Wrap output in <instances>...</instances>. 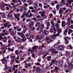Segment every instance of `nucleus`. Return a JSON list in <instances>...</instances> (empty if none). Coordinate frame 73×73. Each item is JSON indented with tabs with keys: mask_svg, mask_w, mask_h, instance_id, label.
<instances>
[{
	"mask_svg": "<svg viewBox=\"0 0 73 73\" xmlns=\"http://www.w3.org/2000/svg\"><path fill=\"white\" fill-rule=\"evenodd\" d=\"M4 60V62H3L2 64H5V66L7 65V60L6 59V58H4L0 60L1 61H3Z\"/></svg>",
	"mask_w": 73,
	"mask_h": 73,
	"instance_id": "f257e3e1",
	"label": "nucleus"
},
{
	"mask_svg": "<svg viewBox=\"0 0 73 73\" xmlns=\"http://www.w3.org/2000/svg\"><path fill=\"white\" fill-rule=\"evenodd\" d=\"M17 39H16L15 40V42H18V43H20L22 41V39L21 38H20V37H19L17 36Z\"/></svg>",
	"mask_w": 73,
	"mask_h": 73,
	"instance_id": "f03ea898",
	"label": "nucleus"
},
{
	"mask_svg": "<svg viewBox=\"0 0 73 73\" xmlns=\"http://www.w3.org/2000/svg\"><path fill=\"white\" fill-rule=\"evenodd\" d=\"M46 42L47 44H49V43H50L52 42H53V41L52 40H51V39L47 37L46 38Z\"/></svg>",
	"mask_w": 73,
	"mask_h": 73,
	"instance_id": "7ed1b4c3",
	"label": "nucleus"
},
{
	"mask_svg": "<svg viewBox=\"0 0 73 73\" xmlns=\"http://www.w3.org/2000/svg\"><path fill=\"white\" fill-rule=\"evenodd\" d=\"M56 28H57V30H58V32H59V33H61L62 31H61V29L59 28V27H60V26H59V24H57L56 25Z\"/></svg>",
	"mask_w": 73,
	"mask_h": 73,
	"instance_id": "20e7f679",
	"label": "nucleus"
},
{
	"mask_svg": "<svg viewBox=\"0 0 73 73\" xmlns=\"http://www.w3.org/2000/svg\"><path fill=\"white\" fill-rule=\"evenodd\" d=\"M36 73H40L42 71V70L40 68L37 67L36 68Z\"/></svg>",
	"mask_w": 73,
	"mask_h": 73,
	"instance_id": "39448f33",
	"label": "nucleus"
},
{
	"mask_svg": "<svg viewBox=\"0 0 73 73\" xmlns=\"http://www.w3.org/2000/svg\"><path fill=\"white\" fill-rule=\"evenodd\" d=\"M50 50L52 53V54H54V53H56V54H57V53H58L57 51H56V49L54 48L51 49H50Z\"/></svg>",
	"mask_w": 73,
	"mask_h": 73,
	"instance_id": "423d86ee",
	"label": "nucleus"
},
{
	"mask_svg": "<svg viewBox=\"0 0 73 73\" xmlns=\"http://www.w3.org/2000/svg\"><path fill=\"white\" fill-rule=\"evenodd\" d=\"M8 24H9V22H7L5 24H4V26L5 27H7L8 28H9L10 27H11L12 26V25H8Z\"/></svg>",
	"mask_w": 73,
	"mask_h": 73,
	"instance_id": "0eeeda50",
	"label": "nucleus"
},
{
	"mask_svg": "<svg viewBox=\"0 0 73 73\" xmlns=\"http://www.w3.org/2000/svg\"><path fill=\"white\" fill-rule=\"evenodd\" d=\"M51 62L54 64H56L57 63V61L56 59H53L51 60Z\"/></svg>",
	"mask_w": 73,
	"mask_h": 73,
	"instance_id": "6e6552de",
	"label": "nucleus"
},
{
	"mask_svg": "<svg viewBox=\"0 0 73 73\" xmlns=\"http://www.w3.org/2000/svg\"><path fill=\"white\" fill-rule=\"evenodd\" d=\"M35 25V22L33 21H32L30 22L29 23V27L30 28H31L32 26H33Z\"/></svg>",
	"mask_w": 73,
	"mask_h": 73,
	"instance_id": "1a4fd4ad",
	"label": "nucleus"
},
{
	"mask_svg": "<svg viewBox=\"0 0 73 73\" xmlns=\"http://www.w3.org/2000/svg\"><path fill=\"white\" fill-rule=\"evenodd\" d=\"M22 11H27V7H21L20 9V12H21Z\"/></svg>",
	"mask_w": 73,
	"mask_h": 73,
	"instance_id": "9d476101",
	"label": "nucleus"
},
{
	"mask_svg": "<svg viewBox=\"0 0 73 73\" xmlns=\"http://www.w3.org/2000/svg\"><path fill=\"white\" fill-rule=\"evenodd\" d=\"M68 68L70 69L73 68V64L72 63H69L68 64Z\"/></svg>",
	"mask_w": 73,
	"mask_h": 73,
	"instance_id": "9b49d317",
	"label": "nucleus"
},
{
	"mask_svg": "<svg viewBox=\"0 0 73 73\" xmlns=\"http://www.w3.org/2000/svg\"><path fill=\"white\" fill-rule=\"evenodd\" d=\"M48 33H49L48 31H46L45 30H44L43 32V35H45V36H47Z\"/></svg>",
	"mask_w": 73,
	"mask_h": 73,
	"instance_id": "f8f14e48",
	"label": "nucleus"
},
{
	"mask_svg": "<svg viewBox=\"0 0 73 73\" xmlns=\"http://www.w3.org/2000/svg\"><path fill=\"white\" fill-rule=\"evenodd\" d=\"M36 38L38 40H42V36H36Z\"/></svg>",
	"mask_w": 73,
	"mask_h": 73,
	"instance_id": "ddd939ff",
	"label": "nucleus"
},
{
	"mask_svg": "<svg viewBox=\"0 0 73 73\" xmlns=\"http://www.w3.org/2000/svg\"><path fill=\"white\" fill-rule=\"evenodd\" d=\"M62 27H65L66 26L65 22V21H62Z\"/></svg>",
	"mask_w": 73,
	"mask_h": 73,
	"instance_id": "4468645a",
	"label": "nucleus"
},
{
	"mask_svg": "<svg viewBox=\"0 0 73 73\" xmlns=\"http://www.w3.org/2000/svg\"><path fill=\"white\" fill-rule=\"evenodd\" d=\"M64 62L63 61H61L59 63L58 66H62V65L63 64Z\"/></svg>",
	"mask_w": 73,
	"mask_h": 73,
	"instance_id": "2eb2a0df",
	"label": "nucleus"
},
{
	"mask_svg": "<svg viewBox=\"0 0 73 73\" xmlns=\"http://www.w3.org/2000/svg\"><path fill=\"white\" fill-rule=\"evenodd\" d=\"M37 47H38V46H34L32 48V49L33 50H35L37 48Z\"/></svg>",
	"mask_w": 73,
	"mask_h": 73,
	"instance_id": "dca6fc26",
	"label": "nucleus"
},
{
	"mask_svg": "<svg viewBox=\"0 0 73 73\" xmlns=\"http://www.w3.org/2000/svg\"><path fill=\"white\" fill-rule=\"evenodd\" d=\"M57 37L56 35H53L52 36L51 38L52 39L54 40L56 39V38Z\"/></svg>",
	"mask_w": 73,
	"mask_h": 73,
	"instance_id": "f3484780",
	"label": "nucleus"
},
{
	"mask_svg": "<svg viewBox=\"0 0 73 73\" xmlns=\"http://www.w3.org/2000/svg\"><path fill=\"white\" fill-rule=\"evenodd\" d=\"M26 36L27 37L28 39L31 38V35L30 34H27L26 35Z\"/></svg>",
	"mask_w": 73,
	"mask_h": 73,
	"instance_id": "a211bd4d",
	"label": "nucleus"
},
{
	"mask_svg": "<svg viewBox=\"0 0 73 73\" xmlns=\"http://www.w3.org/2000/svg\"><path fill=\"white\" fill-rule=\"evenodd\" d=\"M45 12L44 11H43L42 12V13H41V16L42 17H44L45 16Z\"/></svg>",
	"mask_w": 73,
	"mask_h": 73,
	"instance_id": "6ab92c4d",
	"label": "nucleus"
},
{
	"mask_svg": "<svg viewBox=\"0 0 73 73\" xmlns=\"http://www.w3.org/2000/svg\"><path fill=\"white\" fill-rule=\"evenodd\" d=\"M11 40H9L8 41V44L7 45L8 47H10V46L11 45Z\"/></svg>",
	"mask_w": 73,
	"mask_h": 73,
	"instance_id": "aec40b11",
	"label": "nucleus"
},
{
	"mask_svg": "<svg viewBox=\"0 0 73 73\" xmlns=\"http://www.w3.org/2000/svg\"><path fill=\"white\" fill-rule=\"evenodd\" d=\"M47 60L48 61H50L51 60V56H48L47 57Z\"/></svg>",
	"mask_w": 73,
	"mask_h": 73,
	"instance_id": "412c9836",
	"label": "nucleus"
},
{
	"mask_svg": "<svg viewBox=\"0 0 73 73\" xmlns=\"http://www.w3.org/2000/svg\"><path fill=\"white\" fill-rule=\"evenodd\" d=\"M58 48H59L61 50H64V47L62 46H58Z\"/></svg>",
	"mask_w": 73,
	"mask_h": 73,
	"instance_id": "4be33fe9",
	"label": "nucleus"
},
{
	"mask_svg": "<svg viewBox=\"0 0 73 73\" xmlns=\"http://www.w3.org/2000/svg\"><path fill=\"white\" fill-rule=\"evenodd\" d=\"M47 27L46 28V29H48L49 28V25H50V23L48 22L47 23Z\"/></svg>",
	"mask_w": 73,
	"mask_h": 73,
	"instance_id": "5701e85b",
	"label": "nucleus"
},
{
	"mask_svg": "<svg viewBox=\"0 0 73 73\" xmlns=\"http://www.w3.org/2000/svg\"><path fill=\"white\" fill-rule=\"evenodd\" d=\"M67 32H68V29H66L64 31V34L65 35H66Z\"/></svg>",
	"mask_w": 73,
	"mask_h": 73,
	"instance_id": "b1692460",
	"label": "nucleus"
},
{
	"mask_svg": "<svg viewBox=\"0 0 73 73\" xmlns=\"http://www.w3.org/2000/svg\"><path fill=\"white\" fill-rule=\"evenodd\" d=\"M62 5H65V2H64V0H62L61 1L62 6Z\"/></svg>",
	"mask_w": 73,
	"mask_h": 73,
	"instance_id": "393cba45",
	"label": "nucleus"
},
{
	"mask_svg": "<svg viewBox=\"0 0 73 73\" xmlns=\"http://www.w3.org/2000/svg\"><path fill=\"white\" fill-rule=\"evenodd\" d=\"M66 5L67 7H70L71 8H72V5H69V4L68 3H67L66 4Z\"/></svg>",
	"mask_w": 73,
	"mask_h": 73,
	"instance_id": "a878e982",
	"label": "nucleus"
},
{
	"mask_svg": "<svg viewBox=\"0 0 73 73\" xmlns=\"http://www.w3.org/2000/svg\"><path fill=\"white\" fill-rule=\"evenodd\" d=\"M72 32H73V30L70 29L68 30V35H70V33H72Z\"/></svg>",
	"mask_w": 73,
	"mask_h": 73,
	"instance_id": "bb28decb",
	"label": "nucleus"
},
{
	"mask_svg": "<svg viewBox=\"0 0 73 73\" xmlns=\"http://www.w3.org/2000/svg\"><path fill=\"white\" fill-rule=\"evenodd\" d=\"M68 39V40H70V38L68 36H66L64 38V39L65 41L67 40Z\"/></svg>",
	"mask_w": 73,
	"mask_h": 73,
	"instance_id": "cd10ccee",
	"label": "nucleus"
},
{
	"mask_svg": "<svg viewBox=\"0 0 73 73\" xmlns=\"http://www.w3.org/2000/svg\"><path fill=\"white\" fill-rule=\"evenodd\" d=\"M32 12H33V13H36L38 12V10H35L34 9H33L31 10Z\"/></svg>",
	"mask_w": 73,
	"mask_h": 73,
	"instance_id": "c85d7f7f",
	"label": "nucleus"
},
{
	"mask_svg": "<svg viewBox=\"0 0 73 73\" xmlns=\"http://www.w3.org/2000/svg\"><path fill=\"white\" fill-rule=\"evenodd\" d=\"M15 57H16V56H15V55H11L10 56V58L11 59H15Z\"/></svg>",
	"mask_w": 73,
	"mask_h": 73,
	"instance_id": "c756f323",
	"label": "nucleus"
},
{
	"mask_svg": "<svg viewBox=\"0 0 73 73\" xmlns=\"http://www.w3.org/2000/svg\"><path fill=\"white\" fill-rule=\"evenodd\" d=\"M65 53H66V56H69V54H70L69 52H68L67 51H66L65 52Z\"/></svg>",
	"mask_w": 73,
	"mask_h": 73,
	"instance_id": "7c9ffc66",
	"label": "nucleus"
},
{
	"mask_svg": "<svg viewBox=\"0 0 73 73\" xmlns=\"http://www.w3.org/2000/svg\"><path fill=\"white\" fill-rule=\"evenodd\" d=\"M41 25V23H40L38 22L36 23V24L35 25V26L36 27H37V26H38V25Z\"/></svg>",
	"mask_w": 73,
	"mask_h": 73,
	"instance_id": "2f4dec72",
	"label": "nucleus"
},
{
	"mask_svg": "<svg viewBox=\"0 0 73 73\" xmlns=\"http://www.w3.org/2000/svg\"><path fill=\"white\" fill-rule=\"evenodd\" d=\"M53 29L51 28V29L50 30V32H51L52 33V32L53 33V34H55V33H56V31H54V32H53Z\"/></svg>",
	"mask_w": 73,
	"mask_h": 73,
	"instance_id": "473e14b6",
	"label": "nucleus"
},
{
	"mask_svg": "<svg viewBox=\"0 0 73 73\" xmlns=\"http://www.w3.org/2000/svg\"><path fill=\"white\" fill-rule=\"evenodd\" d=\"M8 16L9 19H11L12 17V15L10 14V13H9L8 14Z\"/></svg>",
	"mask_w": 73,
	"mask_h": 73,
	"instance_id": "72a5a7b5",
	"label": "nucleus"
},
{
	"mask_svg": "<svg viewBox=\"0 0 73 73\" xmlns=\"http://www.w3.org/2000/svg\"><path fill=\"white\" fill-rule=\"evenodd\" d=\"M51 24H52V25L54 26V21H52V20H51L50 21Z\"/></svg>",
	"mask_w": 73,
	"mask_h": 73,
	"instance_id": "f704fd0d",
	"label": "nucleus"
},
{
	"mask_svg": "<svg viewBox=\"0 0 73 73\" xmlns=\"http://www.w3.org/2000/svg\"><path fill=\"white\" fill-rule=\"evenodd\" d=\"M12 1L14 3H16L18 2V0H12Z\"/></svg>",
	"mask_w": 73,
	"mask_h": 73,
	"instance_id": "c9c22d12",
	"label": "nucleus"
},
{
	"mask_svg": "<svg viewBox=\"0 0 73 73\" xmlns=\"http://www.w3.org/2000/svg\"><path fill=\"white\" fill-rule=\"evenodd\" d=\"M2 16L3 18H5V17H6V15L5 14V13H2Z\"/></svg>",
	"mask_w": 73,
	"mask_h": 73,
	"instance_id": "e433bc0d",
	"label": "nucleus"
},
{
	"mask_svg": "<svg viewBox=\"0 0 73 73\" xmlns=\"http://www.w3.org/2000/svg\"><path fill=\"white\" fill-rule=\"evenodd\" d=\"M38 55L40 56V55H42V52L41 51H39L38 53Z\"/></svg>",
	"mask_w": 73,
	"mask_h": 73,
	"instance_id": "4c0bfd02",
	"label": "nucleus"
},
{
	"mask_svg": "<svg viewBox=\"0 0 73 73\" xmlns=\"http://www.w3.org/2000/svg\"><path fill=\"white\" fill-rule=\"evenodd\" d=\"M68 48H70V49H73V47L71 45H68Z\"/></svg>",
	"mask_w": 73,
	"mask_h": 73,
	"instance_id": "58836bf2",
	"label": "nucleus"
},
{
	"mask_svg": "<svg viewBox=\"0 0 73 73\" xmlns=\"http://www.w3.org/2000/svg\"><path fill=\"white\" fill-rule=\"evenodd\" d=\"M20 48L21 49L20 51V52L21 53V52H22V53H23V52L22 51V50H23V49H24V47H21L20 48Z\"/></svg>",
	"mask_w": 73,
	"mask_h": 73,
	"instance_id": "ea45409f",
	"label": "nucleus"
},
{
	"mask_svg": "<svg viewBox=\"0 0 73 73\" xmlns=\"http://www.w3.org/2000/svg\"><path fill=\"white\" fill-rule=\"evenodd\" d=\"M22 41H23L24 42H25L26 41V38H22Z\"/></svg>",
	"mask_w": 73,
	"mask_h": 73,
	"instance_id": "a19ab883",
	"label": "nucleus"
},
{
	"mask_svg": "<svg viewBox=\"0 0 73 73\" xmlns=\"http://www.w3.org/2000/svg\"><path fill=\"white\" fill-rule=\"evenodd\" d=\"M25 17H29V13H27L25 14Z\"/></svg>",
	"mask_w": 73,
	"mask_h": 73,
	"instance_id": "79ce46f5",
	"label": "nucleus"
},
{
	"mask_svg": "<svg viewBox=\"0 0 73 73\" xmlns=\"http://www.w3.org/2000/svg\"><path fill=\"white\" fill-rule=\"evenodd\" d=\"M8 49L9 50H11V52H13V50L10 47H9L8 48Z\"/></svg>",
	"mask_w": 73,
	"mask_h": 73,
	"instance_id": "37998d69",
	"label": "nucleus"
},
{
	"mask_svg": "<svg viewBox=\"0 0 73 73\" xmlns=\"http://www.w3.org/2000/svg\"><path fill=\"white\" fill-rule=\"evenodd\" d=\"M33 32V31L32 29H30L29 31V33H32Z\"/></svg>",
	"mask_w": 73,
	"mask_h": 73,
	"instance_id": "c03bdc74",
	"label": "nucleus"
},
{
	"mask_svg": "<svg viewBox=\"0 0 73 73\" xmlns=\"http://www.w3.org/2000/svg\"><path fill=\"white\" fill-rule=\"evenodd\" d=\"M21 36L22 38H24L25 37V35H24V34H21Z\"/></svg>",
	"mask_w": 73,
	"mask_h": 73,
	"instance_id": "a18cd8bd",
	"label": "nucleus"
},
{
	"mask_svg": "<svg viewBox=\"0 0 73 73\" xmlns=\"http://www.w3.org/2000/svg\"><path fill=\"white\" fill-rule=\"evenodd\" d=\"M59 13L60 15L62 14L63 13V12H62V10H60L59 11Z\"/></svg>",
	"mask_w": 73,
	"mask_h": 73,
	"instance_id": "49530a36",
	"label": "nucleus"
},
{
	"mask_svg": "<svg viewBox=\"0 0 73 73\" xmlns=\"http://www.w3.org/2000/svg\"><path fill=\"white\" fill-rule=\"evenodd\" d=\"M4 6H5V5H4V3H3V4H2L1 5V6H0V7L1 8H3L4 7H5Z\"/></svg>",
	"mask_w": 73,
	"mask_h": 73,
	"instance_id": "de8ad7c7",
	"label": "nucleus"
},
{
	"mask_svg": "<svg viewBox=\"0 0 73 73\" xmlns=\"http://www.w3.org/2000/svg\"><path fill=\"white\" fill-rule=\"evenodd\" d=\"M43 31V30L42 29L40 28V29L39 33H41V32H42Z\"/></svg>",
	"mask_w": 73,
	"mask_h": 73,
	"instance_id": "09e8293b",
	"label": "nucleus"
},
{
	"mask_svg": "<svg viewBox=\"0 0 73 73\" xmlns=\"http://www.w3.org/2000/svg\"><path fill=\"white\" fill-rule=\"evenodd\" d=\"M21 17L22 18H24V17H25V14H23L21 16Z\"/></svg>",
	"mask_w": 73,
	"mask_h": 73,
	"instance_id": "8fccbe9b",
	"label": "nucleus"
},
{
	"mask_svg": "<svg viewBox=\"0 0 73 73\" xmlns=\"http://www.w3.org/2000/svg\"><path fill=\"white\" fill-rule=\"evenodd\" d=\"M18 52H19L18 50H16L15 51V53L17 55L19 54V53Z\"/></svg>",
	"mask_w": 73,
	"mask_h": 73,
	"instance_id": "3c124183",
	"label": "nucleus"
},
{
	"mask_svg": "<svg viewBox=\"0 0 73 73\" xmlns=\"http://www.w3.org/2000/svg\"><path fill=\"white\" fill-rule=\"evenodd\" d=\"M55 68L54 69L55 70H56V72H57V70H58V68L57 67V66H55Z\"/></svg>",
	"mask_w": 73,
	"mask_h": 73,
	"instance_id": "603ef678",
	"label": "nucleus"
},
{
	"mask_svg": "<svg viewBox=\"0 0 73 73\" xmlns=\"http://www.w3.org/2000/svg\"><path fill=\"white\" fill-rule=\"evenodd\" d=\"M32 16H33V14L32 13H30L29 15V17H30Z\"/></svg>",
	"mask_w": 73,
	"mask_h": 73,
	"instance_id": "864d4df0",
	"label": "nucleus"
},
{
	"mask_svg": "<svg viewBox=\"0 0 73 73\" xmlns=\"http://www.w3.org/2000/svg\"><path fill=\"white\" fill-rule=\"evenodd\" d=\"M36 17L38 19H40V18H41V16L40 15H36Z\"/></svg>",
	"mask_w": 73,
	"mask_h": 73,
	"instance_id": "5fc2aeb1",
	"label": "nucleus"
},
{
	"mask_svg": "<svg viewBox=\"0 0 73 73\" xmlns=\"http://www.w3.org/2000/svg\"><path fill=\"white\" fill-rule=\"evenodd\" d=\"M4 5L5 6H9V5L8 4H7L6 3H4Z\"/></svg>",
	"mask_w": 73,
	"mask_h": 73,
	"instance_id": "6e6d98bb",
	"label": "nucleus"
},
{
	"mask_svg": "<svg viewBox=\"0 0 73 73\" xmlns=\"http://www.w3.org/2000/svg\"><path fill=\"white\" fill-rule=\"evenodd\" d=\"M25 68H28V64L27 63H26L25 64Z\"/></svg>",
	"mask_w": 73,
	"mask_h": 73,
	"instance_id": "4d7b16f0",
	"label": "nucleus"
},
{
	"mask_svg": "<svg viewBox=\"0 0 73 73\" xmlns=\"http://www.w3.org/2000/svg\"><path fill=\"white\" fill-rule=\"evenodd\" d=\"M31 28L32 30H34L35 29H36V28H35V27L34 26L32 27Z\"/></svg>",
	"mask_w": 73,
	"mask_h": 73,
	"instance_id": "13d9d810",
	"label": "nucleus"
},
{
	"mask_svg": "<svg viewBox=\"0 0 73 73\" xmlns=\"http://www.w3.org/2000/svg\"><path fill=\"white\" fill-rule=\"evenodd\" d=\"M13 66H14V68L15 67V68H18V66H19L17 64L16 65H13Z\"/></svg>",
	"mask_w": 73,
	"mask_h": 73,
	"instance_id": "bf43d9fd",
	"label": "nucleus"
},
{
	"mask_svg": "<svg viewBox=\"0 0 73 73\" xmlns=\"http://www.w3.org/2000/svg\"><path fill=\"white\" fill-rule=\"evenodd\" d=\"M35 65H36L39 66L41 64H40V63H35Z\"/></svg>",
	"mask_w": 73,
	"mask_h": 73,
	"instance_id": "052dcab7",
	"label": "nucleus"
},
{
	"mask_svg": "<svg viewBox=\"0 0 73 73\" xmlns=\"http://www.w3.org/2000/svg\"><path fill=\"white\" fill-rule=\"evenodd\" d=\"M68 3H69L70 5H71V4H72V2L70 1V0H68Z\"/></svg>",
	"mask_w": 73,
	"mask_h": 73,
	"instance_id": "680f3d73",
	"label": "nucleus"
},
{
	"mask_svg": "<svg viewBox=\"0 0 73 73\" xmlns=\"http://www.w3.org/2000/svg\"><path fill=\"white\" fill-rule=\"evenodd\" d=\"M29 9H32V10L33 9H34V8H33V7H32V6L30 7H29Z\"/></svg>",
	"mask_w": 73,
	"mask_h": 73,
	"instance_id": "e2e57ef3",
	"label": "nucleus"
},
{
	"mask_svg": "<svg viewBox=\"0 0 73 73\" xmlns=\"http://www.w3.org/2000/svg\"><path fill=\"white\" fill-rule=\"evenodd\" d=\"M33 1H30L29 4H33Z\"/></svg>",
	"mask_w": 73,
	"mask_h": 73,
	"instance_id": "0e129e2a",
	"label": "nucleus"
},
{
	"mask_svg": "<svg viewBox=\"0 0 73 73\" xmlns=\"http://www.w3.org/2000/svg\"><path fill=\"white\" fill-rule=\"evenodd\" d=\"M44 28V24H42L41 25V28H42V29H43V28Z\"/></svg>",
	"mask_w": 73,
	"mask_h": 73,
	"instance_id": "69168bd1",
	"label": "nucleus"
},
{
	"mask_svg": "<svg viewBox=\"0 0 73 73\" xmlns=\"http://www.w3.org/2000/svg\"><path fill=\"white\" fill-rule=\"evenodd\" d=\"M11 35H12V36H14V32H12L10 34Z\"/></svg>",
	"mask_w": 73,
	"mask_h": 73,
	"instance_id": "338daca9",
	"label": "nucleus"
},
{
	"mask_svg": "<svg viewBox=\"0 0 73 73\" xmlns=\"http://www.w3.org/2000/svg\"><path fill=\"white\" fill-rule=\"evenodd\" d=\"M45 56H46V54H45L43 56H42V57L43 59H44V58H45Z\"/></svg>",
	"mask_w": 73,
	"mask_h": 73,
	"instance_id": "774afa93",
	"label": "nucleus"
}]
</instances>
